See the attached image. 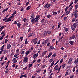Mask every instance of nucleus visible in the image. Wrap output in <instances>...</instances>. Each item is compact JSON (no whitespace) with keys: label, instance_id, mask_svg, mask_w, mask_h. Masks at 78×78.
Instances as JSON below:
<instances>
[{"label":"nucleus","instance_id":"nucleus-2","mask_svg":"<svg viewBox=\"0 0 78 78\" xmlns=\"http://www.w3.org/2000/svg\"><path fill=\"white\" fill-rule=\"evenodd\" d=\"M73 14H74V16H75V19H76V18H78V11L77 10H76L73 13Z\"/></svg>","mask_w":78,"mask_h":78},{"label":"nucleus","instance_id":"nucleus-31","mask_svg":"<svg viewBox=\"0 0 78 78\" xmlns=\"http://www.w3.org/2000/svg\"><path fill=\"white\" fill-rule=\"evenodd\" d=\"M76 68V66L74 67L73 69V72H74L75 71V68Z\"/></svg>","mask_w":78,"mask_h":78},{"label":"nucleus","instance_id":"nucleus-62","mask_svg":"<svg viewBox=\"0 0 78 78\" xmlns=\"http://www.w3.org/2000/svg\"><path fill=\"white\" fill-rule=\"evenodd\" d=\"M7 42H8V39H6L5 40V43H7Z\"/></svg>","mask_w":78,"mask_h":78},{"label":"nucleus","instance_id":"nucleus-56","mask_svg":"<svg viewBox=\"0 0 78 78\" xmlns=\"http://www.w3.org/2000/svg\"><path fill=\"white\" fill-rule=\"evenodd\" d=\"M5 28V26H2L1 27H0V29H2V30Z\"/></svg>","mask_w":78,"mask_h":78},{"label":"nucleus","instance_id":"nucleus-35","mask_svg":"<svg viewBox=\"0 0 78 78\" xmlns=\"http://www.w3.org/2000/svg\"><path fill=\"white\" fill-rule=\"evenodd\" d=\"M46 53H47V51H44L42 54V55L43 56H44V55H45V54H46Z\"/></svg>","mask_w":78,"mask_h":78},{"label":"nucleus","instance_id":"nucleus-45","mask_svg":"<svg viewBox=\"0 0 78 78\" xmlns=\"http://www.w3.org/2000/svg\"><path fill=\"white\" fill-rule=\"evenodd\" d=\"M58 65H57L54 68V69H57V68H58Z\"/></svg>","mask_w":78,"mask_h":78},{"label":"nucleus","instance_id":"nucleus-5","mask_svg":"<svg viewBox=\"0 0 78 78\" xmlns=\"http://www.w3.org/2000/svg\"><path fill=\"white\" fill-rule=\"evenodd\" d=\"M38 55H39V54H38L37 53L36 54H34L33 55V58L34 59H35L36 58L37 56H38Z\"/></svg>","mask_w":78,"mask_h":78},{"label":"nucleus","instance_id":"nucleus-24","mask_svg":"<svg viewBox=\"0 0 78 78\" xmlns=\"http://www.w3.org/2000/svg\"><path fill=\"white\" fill-rule=\"evenodd\" d=\"M47 40H44L42 41V44H45V43H47Z\"/></svg>","mask_w":78,"mask_h":78},{"label":"nucleus","instance_id":"nucleus-42","mask_svg":"<svg viewBox=\"0 0 78 78\" xmlns=\"http://www.w3.org/2000/svg\"><path fill=\"white\" fill-rule=\"evenodd\" d=\"M41 59H38L37 61V62H38V63H39V62H41Z\"/></svg>","mask_w":78,"mask_h":78},{"label":"nucleus","instance_id":"nucleus-59","mask_svg":"<svg viewBox=\"0 0 78 78\" xmlns=\"http://www.w3.org/2000/svg\"><path fill=\"white\" fill-rule=\"evenodd\" d=\"M75 22L76 23H78V19H76L75 21Z\"/></svg>","mask_w":78,"mask_h":78},{"label":"nucleus","instance_id":"nucleus-20","mask_svg":"<svg viewBox=\"0 0 78 78\" xmlns=\"http://www.w3.org/2000/svg\"><path fill=\"white\" fill-rule=\"evenodd\" d=\"M39 17H40L39 15L37 16L35 18L36 20H38L39 19Z\"/></svg>","mask_w":78,"mask_h":78},{"label":"nucleus","instance_id":"nucleus-15","mask_svg":"<svg viewBox=\"0 0 78 78\" xmlns=\"http://www.w3.org/2000/svg\"><path fill=\"white\" fill-rule=\"evenodd\" d=\"M8 16H9V14L7 15L6 16V17L4 19L2 20H3V21H5V20H7V18H6V17H8Z\"/></svg>","mask_w":78,"mask_h":78},{"label":"nucleus","instance_id":"nucleus-64","mask_svg":"<svg viewBox=\"0 0 78 78\" xmlns=\"http://www.w3.org/2000/svg\"><path fill=\"white\" fill-rule=\"evenodd\" d=\"M78 0H75V1L74 3L75 4H76L77 2H78Z\"/></svg>","mask_w":78,"mask_h":78},{"label":"nucleus","instance_id":"nucleus-57","mask_svg":"<svg viewBox=\"0 0 78 78\" xmlns=\"http://www.w3.org/2000/svg\"><path fill=\"white\" fill-rule=\"evenodd\" d=\"M41 69L39 70H37V73H40V72H41Z\"/></svg>","mask_w":78,"mask_h":78},{"label":"nucleus","instance_id":"nucleus-21","mask_svg":"<svg viewBox=\"0 0 78 78\" xmlns=\"http://www.w3.org/2000/svg\"><path fill=\"white\" fill-rule=\"evenodd\" d=\"M52 15L50 14L48 15L47 16V18H50V17H51Z\"/></svg>","mask_w":78,"mask_h":78},{"label":"nucleus","instance_id":"nucleus-34","mask_svg":"<svg viewBox=\"0 0 78 78\" xmlns=\"http://www.w3.org/2000/svg\"><path fill=\"white\" fill-rule=\"evenodd\" d=\"M8 8L6 9H3V10L2 12H5V11H7V10H8Z\"/></svg>","mask_w":78,"mask_h":78},{"label":"nucleus","instance_id":"nucleus-47","mask_svg":"<svg viewBox=\"0 0 78 78\" xmlns=\"http://www.w3.org/2000/svg\"><path fill=\"white\" fill-rule=\"evenodd\" d=\"M51 45H50V42H48L47 44V46H48V47H49V46H50Z\"/></svg>","mask_w":78,"mask_h":78},{"label":"nucleus","instance_id":"nucleus-29","mask_svg":"<svg viewBox=\"0 0 78 78\" xmlns=\"http://www.w3.org/2000/svg\"><path fill=\"white\" fill-rule=\"evenodd\" d=\"M31 17L32 19H34V14H32L31 15Z\"/></svg>","mask_w":78,"mask_h":78},{"label":"nucleus","instance_id":"nucleus-18","mask_svg":"<svg viewBox=\"0 0 78 78\" xmlns=\"http://www.w3.org/2000/svg\"><path fill=\"white\" fill-rule=\"evenodd\" d=\"M78 8V4H76L75 5V9L77 11V9Z\"/></svg>","mask_w":78,"mask_h":78},{"label":"nucleus","instance_id":"nucleus-46","mask_svg":"<svg viewBox=\"0 0 78 78\" xmlns=\"http://www.w3.org/2000/svg\"><path fill=\"white\" fill-rule=\"evenodd\" d=\"M32 35H33V33H30V35L28 36V37H31Z\"/></svg>","mask_w":78,"mask_h":78},{"label":"nucleus","instance_id":"nucleus-13","mask_svg":"<svg viewBox=\"0 0 78 78\" xmlns=\"http://www.w3.org/2000/svg\"><path fill=\"white\" fill-rule=\"evenodd\" d=\"M38 20H35L34 22V23H35V24L36 25L38 24Z\"/></svg>","mask_w":78,"mask_h":78},{"label":"nucleus","instance_id":"nucleus-10","mask_svg":"<svg viewBox=\"0 0 78 78\" xmlns=\"http://www.w3.org/2000/svg\"><path fill=\"white\" fill-rule=\"evenodd\" d=\"M74 63L76 65H78V58L76 60H75L74 61Z\"/></svg>","mask_w":78,"mask_h":78},{"label":"nucleus","instance_id":"nucleus-4","mask_svg":"<svg viewBox=\"0 0 78 78\" xmlns=\"http://www.w3.org/2000/svg\"><path fill=\"white\" fill-rule=\"evenodd\" d=\"M28 58L27 57H25L23 60V62L27 63V61H28Z\"/></svg>","mask_w":78,"mask_h":78},{"label":"nucleus","instance_id":"nucleus-22","mask_svg":"<svg viewBox=\"0 0 78 78\" xmlns=\"http://www.w3.org/2000/svg\"><path fill=\"white\" fill-rule=\"evenodd\" d=\"M52 13L53 15H55V16H56V15H57V12H56L53 11Z\"/></svg>","mask_w":78,"mask_h":78},{"label":"nucleus","instance_id":"nucleus-55","mask_svg":"<svg viewBox=\"0 0 78 78\" xmlns=\"http://www.w3.org/2000/svg\"><path fill=\"white\" fill-rule=\"evenodd\" d=\"M29 3H30V1L26 3V6H27V5H28Z\"/></svg>","mask_w":78,"mask_h":78},{"label":"nucleus","instance_id":"nucleus-48","mask_svg":"<svg viewBox=\"0 0 78 78\" xmlns=\"http://www.w3.org/2000/svg\"><path fill=\"white\" fill-rule=\"evenodd\" d=\"M32 20L31 21V22L33 23L34 22V21L35 20V19L34 18H32Z\"/></svg>","mask_w":78,"mask_h":78},{"label":"nucleus","instance_id":"nucleus-37","mask_svg":"<svg viewBox=\"0 0 78 78\" xmlns=\"http://www.w3.org/2000/svg\"><path fill=\"white\" fill-rule=\"evenodd\" d=\"M33 66L32 64H29L28 67L29 68H30V67H32Z\"/></svg>","mask_w":78,"mask_h":78},{"label":"nucleus","instance_id":"nucleus-27","mask_svg":"<svg viewBox=\"0 0 78 78\" xmlns=\"http://www.w3.org/2000/svg\"><path fill=\"white\" fill-rule=\"evenodd\" d=\"M66 63H64L62 64L61 66L62 67V68H64V67H66Z\"/></svg>","mask_w":78,"mask_h":78},{"label":"nucleus","instance_id":"nucleus-28","mask_svg":"<svg viewBox=\"0 0 78 78\" xmlns=\"http://www.w3.org/2000/svg\"><path fill=\"white\" fill-rule=\"evenodd\" d=\"M31 8V6H28L26 8V10H29Z\"/></svg>","mask_w":78,"mask_h":78},{"label":"nucleus","instance_id":"nucleus-61","mask_svg":"<svg viewBox=\"0 0 78 78\" xmlns=\"http://www.w3.org/2000/svg\"><path fill=\"white\" fill-rule=\"evenodd\" d=\"M19 49H18L16 50V53H19Z\"/></svg>","mask_w":78,"mask_h":78},{"label":"nucleus","instance_id":"nucleus-26","mask_svg":"<svg viewBox=\"0 0 78 78\" xmlns=\"http://www.w3.org/2000/svg\"><path fill=\"white\" fill-rule=\"evenodd\" d=\"M23 21H24V22H27V19L25 18H24L23 19Z\"/></svg>","mask_w":78,"mask_h":78},{"label":"nucleus","instance_id":"nucleus-49","mask_svg":"<svg viewBox=\"0 0 78 78\" xmlns=\"http://www.w3.org/2000/svg\"><path fill=\"white\" fill-rule=\"evenodd\" d=\"M63 61V59H62L60 62V64H62V62Z\"/></svg>","mask_w":78,"mask_h":78},{"label":"nucleus","instance_id":"nucleus-30","mask_svg":"<svg viewBox=\"0 0 78 78\" xmlns=\"http://www.w3.org/2000/svg\"><path fill=\"white\" fill-rule=\"evenodd\" d=\"M45 22V19H43L41 20V23H44V22Z\"/></svg>","mask_w":78,"mask_h":78},{"label":"nucleus","instance_id":"nucleus-41","mask_svg":"<svg viewBox=\"0 0 78 78\" xmlns=\"http://www.w3.org/2000/svg\"><path fill=\"white\" fill-rule=\"evenodd\" d=\"M21 54H22V55H24L25 54V51H22Z\"/></svg>","mask_w":78,"mask_h":78},{"label":"nucleus","instance_id":"nucleus-23","mask_svg":"<svg viewBox=\"0 0 78 78\" xmlns=\"http://www.w3.org/2000/svg\"><path fill=\"white\" fill-rule=\"evenodd\" d=\"M54 63H55V61H53L51 62V64L50 67H52V66H53V65H54Z\"/></svg>","mask_w":78,"mask_h":78},{"label":"nucleus","instance_id":"nucleus-58","mask_svg":"<svg viewBox=\"0 0 78 78\" xmlns=\"http://www.w3.org/2000/svg\"><path fill=\"white\" fill-rule=\"evenodd\" d=\"M15 66H16V64H13L12 66V67L13 68L15 67Z\"/></svg>","mask_w":78,"mask_h":78},{"label":"nucleus","instance_id":"nucleus-38","mask_svg":"<svg viewBox=\"0 0 78 78\" xmlns=\"http://www.w3.org/2000/svg\"><path fill=\"white\" fill-rule=\"evenodd\" d=\"M64 30L65 31H66V32H67V31H68V28H65Z\"/></svg>","mask_w":78,"mask_h":78},{"label":"nucleus","instance_id":"nucleus-60","mask_svg":"<svg viewBox=\"0 0 78 78\" xmlns=\"http://www.w3.org/2000/svg\"><path fill=\"white\" fill-rule=\"evenodd\" d=\"M55 25H53L52 28V29L54 30V29H55Z\"/></svg>","mask_w":78,"mask_h":78},{"label":"nucleus","instance_id":"nucleus-7","mask_svg":"<svg viewBox=\"0 0 78 78\" xmlns=\"http://www.w3.org/2000/svg\"><path fill=\"white\" fill-rule=\"evenodd\" d=\"M11 19L9 17L8 18H7V19L5 20V22H10V21H11Z\"/></svg>","mask_w":78,"mask_h":78},{"label":"nucleus","instance_id":"nucleus-40","mask_svg":"<svg viewBox=\"0 0 78 78\" xmlns=\"http://www.w3.org/2000/svg\"><path fill=\"white\" fill-rule=\"evenodd\" d=\"M53 61V59L51 58L49 60V62H50V63H51V62H52Z\"/></svg>","mask_w":78,"mask_h":78},{"label":"nucleus","instance_id":"nucleus-6","mask_svg":"<svg viewBox=\"0 0 78 78\" xmlns=\"http://www.w3.org/2000/svg\"><path fill=\"white\" fill-rule=\"evenodd\" d=\"M53 49H54V50H55V48L53 47V46H51L48 49L49 51H51V50H53Z\"/></svg>","mask_w":78,"mask_h":78},{"label":"nucleus","instance_id":"nucleus-44","mask_svg":"<svg viewBox=\"0 0 78 78\" xmlns=\"http://www.w3.org/2000/svg\"><path fill=\"white\" fill-rule=\"evenodd\" d=\"M69 8V6H67V7H66V9H65V11H66V12L67 11V9H68V8Z\"/></svg>","mask_w":78,"mask_h":78},{"label":"nucleus","instance_id":"nucleus-14","mask_svg":"<svg viewBox=\"0 0 78 78\" xmlns=\"http://www.w3.org/2000/svg\"><path fill=\"white\" fill-rule=\"evenodd\" d=\"M11 45L10 44H7V49H9L10 48H11Z\"/></svg>","mask_w":78,"mask_h":78},{"label":"nucleus","instance_id":"nucleus-43","mask_svg":"<svg viewBox=\"0 0 78 78\" xmlns=\"http://www.w3.org/2000/svg\"><path fill=\"white\" fill-rule=\"evenodd\" d=\"M48 3H47L46 4V5H44V8H47V6H48Z\"/></svg>","mask_w":78,"mask_h":78},{"label":"nucleus","instance_id":"nucleus-9","mask_svg":"<svg viewBox=\"0 0 78 78\" xmlns=\"http://www.w3.org/2000/svg\"><path fill=\"white\" fill-rule=\"evenodd\" d=\"M68 42L69 43V44H70V45H73V43H74V41H72L70 40L68 41Z\"/></svg>","mask_w":78,"mask_h":78},{"label":"nucleus","instance_id":"nucleus-25","mask_svg":"<svg viewBox=\"0 0 78 78\" xmlns=\"http://www.w3.org/2000/svg\"><path fill=\"white\" fill-rule=\"evenodd\" d=\"M70 11H67L66 13V15H68V14H70Z\"/></svg>","mask_w":78,"mask_h":78},{"label":"nucleus","instance_id":"nucleus-32","mask_svg":"<svg viewBox=\"0 0 78 78\" xmlns=\"http://www.w3.org/2000/svg\"><path fill=\"white\" fill-rule=\"evenodd\" d=\"M69 73H70V72H66V73L65 74V76H67V75H69Z\"/></svg>","mask_w":78,"mask_h":78},{"label":"nucleus","instance_id":"nucleus-36","mask_svg":"<svg viewBox=\"0 0 78 78\" xmlns=\"http://www.w3.org/2000/svg\"><path fill=\"white\" fill-rule=\"evenodd\" d=\"M72 8H73V6H71L70 7H69V11H71V10L72 9Z\"/></svg>","mask_w":78,"mask_h":78},{"label":"nucleus","instance_id":"nucleus-17","mask_svg":"<svg viewBox=\"0 0 78 78\" xmlns=\"http://www.w3.org/2000/svg\"><path fill=\"white\" fill-rule=\"evenodd\" d=\"M20 25H21L20 23L19 22L17 23V27H18V28H20Z\"/></svg>","mask_w":78,"mask_h":78},{"label":"nucleus","instance_id":"nucleus-19","mask_svg":"<svg viewBox=\"0 0 78 78\" xmlns=\"http://www.w3.org/2000/svg\"><path fill=\"white\" fill-rule=\"evenodd\" d=\"M51 55H52V52H50L49 54V55H48V58H50V56H51Z\"/></svg>","mask_w":78,"mask_h":78},{"label":"nucleus","instance_id":"nucleus-53","mask_svg":"<svg viewBox=\"0 0 78 78\" xmlns=\"http://www.w3.org/2000/svg\"><path fill=\"white\" fill-rule=\"evenodd\" d=\"M73 5V2H72L71 3L70 5H69V6H68L69 7H70L71 6H72Z\"/></svg>","mask_w":78,"mask_h":78},{"label":"nucleus","instance_id":"nucleus-63","mask_svg":"<svg viewBox=\"0 0 78 78\" xmlns=\"http://www.w3.org/2000/svg\"><path fill=\"white\" fill-rule=\"evenodd\" d=\"M7 53V52L6 51V50H4L3 52V53L4 54H5Z\"/></svg>","mask_w":78,"mask_h":78},{"label":"nucleus","instance_id":"nucleus-12","mask_svg":"<svg viewBox=\"0 0 78 78\" xmlns=\"http://www.w3.org/2000/svg\"><path fill=\"white\" fill-rule=\"evenodd\" d=\"M72 59L71 58H70L68 61V64H71V62H72Z\"/></svg>","mask_w":78,"mask_h":78},{"label":"nucleus","instance_id":"nucleus-54","mask_svg":"<svg viewBox=\"0 0 78 78\" xmlns=\"http://www.w3.org/2000/svg\"><path fill=\"white\" fill-rule=\"evenodd\" d=\"M27 43H28V41H27V39H26L25 41V44H27Z\"/></svg>","mask_w":78,"mask_h":78},{"label":"nucleus","instance_id":"nucleus-51","mask_svg":"<svg viewBox=\"0 0 78 78\" xmlns=\"http://www.w3.org/2000/svg\"><path fill=\"white\" fill-rule=\"evenodd\" d=\"M17 13V12L16 11H15L13 14H12V15H15V14H16V13Z\"/></svg>","mask_w":78,"mask_h":78},{"label":"nucleus","instance_id":"nucleus-52","mask_svg":"<svg viewBox=\"0 0 78 78\" xmlns=\"http://www.w3.org/2000/svg\"><path fill=\"white\" fill-rule=\"evenodd\" d=\"M26 22L25 25H28V23H29L28 22V21H27Z\"/></svg>","mask_w":78,"mask_h":78},{"label":"nucleus","instance_id":"nucleus-11","mask_svg":"<svg viewBox=\"0 0 78 78\" xmlns=\"http://www.w3.org/2000/svg\"><path fill=\"white\" fill-rule=\"evenodd\" d=\"M30 52H31V51L28 50V51H26V52H25V53L26 56H27V55H28L29 54V53H30Z\"/></svg>","mask_w":78,"mask_h":78},{"label":"nucleus","instance_id":"nucleus-33","mask_svg":"<svg viewBox=\"0 0 78 78\" xmlns=\"http://www.w3.org/2000/svg\"><path fill=\"white\" fill-rule=\"evenodd\" d=\"M56 55V54L55 53L54 54H53L52 56V58H54V57H55Z\"/></svg>","mask_w":78,"mask_h":78},{"label":"nucleus","instance_id":"nucleus-39","mask_svg":"<svg viewBox=\"0 0 78 78\" xmlns=\"http://www.w3.org/2000/svg\"><path fill=\"white\" fill-rule=\"evenodd\" d=\"M48 31H46L44 33V35L46 36L47 34H48Z\"/></svg>","mask_w":78,"mask_h":78},{"label":"nucleus","instance_id":"nucleus-16","mask_svg":"<svg viewBox=\"0 0 78 78\" xmlns=\"http://www.w3.org/2000/svg\"><path fill=\"white\" fill-rule=\"evenodd\" d=\"M15 58H13L12 60V61H13L14 63H16L17 62V60L15 59Z\"/></svg>","mask_w":78,"mask_h":78},{"label":"nucleus","instance_id":"nucleus-1","mask_svg":"<svg viewBox=\"0 0 78 78\" xmlns=\"http://www.w3.org/2000/svg\"><path fill=\"white\" fill-rule=\"evenodd\" d=\"M76 27H77V24L76 23H75L71 27V29L73 31H74L75 30V28H76Z\"/></svg>","mask_w":78,"mask_h":78},{"label":"nucleus","instance_id":"nucleus-8","mask_svg":"<svg viewBox=\"0 0 78 78\" xmlns=\"http://www.w3.org/2000/svg\"><path fill=\"white\" fill-rule=\"evenodd\" d=\"M75 37H76V36L72 35L70 37L69 39H70V40H72V39H74V38H75Z\"/></svg>","mask_w":78,"mask_h":78},{"label":"nucleus","instance_id":"nucleus-3","mask_svg":"<svg viewBox=\"0 0 78 78\" xmlns=\"http://www.w3.org/2000/svg\"><path fill=\"white\" fill-rule=\"evenodd\" d=\"M37 38H34L32 40V43H33L34 44H37Z\"/></svg>","mask_w":78,"mask_h":78},{"label":"nucleus","instance_id":"nucleus-50","mask_svg":"<svg viewBox=\"0 0 78 78\" xmlns=\"http://www.w3.org/2000/svg\"><path fill=\"white\" fill-rule=\"evenodd\" d=\"M5 31H2L1 33V34L5 35Z\"/></svg>","mask_w":78,"mask_h":78}]
</instances>
